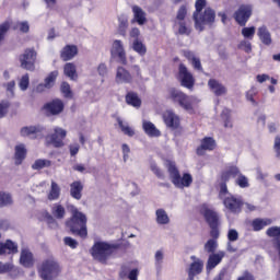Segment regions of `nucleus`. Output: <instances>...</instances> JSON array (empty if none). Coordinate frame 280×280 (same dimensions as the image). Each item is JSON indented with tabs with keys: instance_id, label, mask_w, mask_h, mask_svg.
Here are the masks:
<instances>
[{
	"instance_id": "obj_1",
	"label": "nucleus",
	"mask_w": 280,
	"mask_h": 280,
	"mask_svg": "<svg viewBox=\"0 0 280 280\" xmlns=\"http://www.w3.org/2000/svg\"><path fill=\"white\" fill-rule=\"evenodd\" d=\"M192 20L195 21V30L205 32V27H213L215 23V10L207 7V0H196Z\"/></svg>"
},
{
	"instance_id": "obj_2",
	"label": "nucleus",
	"mask_w": 280,
	"mask_h": 280,
	"mask_svg": "<svg viewBox=\"0 0 280 280\" xmlns=\"http://www.w3.org/2000/svg\"><path fill=\"white\" fill-rule=\"evenodd\" d=\"M166 100H168L173 104H177V106H180V108L187 110L188 113H192L194 105L200 102L198 97L194 95H187L176 88H171L167 90Z\"/></svg>"
},
{
	"instance_id": "obj_3",
	"label": "nucleus",
	"mask_w": 280,
	"mask_h": 280,
	"mask_svg": "<svg viewBox=\"0 0 280 280\" xmlns=\"http://www.w3.org/2000/svg\"><path fill=\"white\" fill-rule=\"evenodd\" d=\"M72 217L66 222L68 229H70L73 235H78L83 240L86 238L89 232L86 231V214L80 212L74 206L70 207Z\"/></svg>"
},
{
	"instance_id": "obj_4",
	"label": "nucleus",
	"mask_w": 280,
	"mask_h": 280,
	"mask_svg": "<svg viewBox=\"0 0 280 280\" xmlns=\"http://www.w3.org/2000/svg\"><path fill=\"white\" fill-rule=\"evenodd\" d=\"M117 248H119V245L108 244L106 242H96L90 249V253L93 259H96L100 264H106L108 257H110Z\"/></svg>"
},
{
	"instance_id": "obj_5",
	"label": "nucleus",
	"mask_w": 280,
	"mask_h": 280,
	"mask_svg": "<svg viewBox=\"0 0 280 280\" xmlns=\"http://www.w3.org/2000/svg\"><path fill=\"white\" fill-rule=\"evenodd\" d=\"M167 170L173 185H175V187H177L178 189L189 187L191 183H194V178L189 173H186L183 175V177H180V172H178V168L176 167V164L174 162H168Z\"/></svg>"
},
{
	"instance_id": "obj_6",
	"label": "nucleus",
	"mask_w": 280,
	"mask_h": 280,
	"mask_svg": "<svg viewBox=\"0 0 280 280\" xmlns=\"http://www.w3.org/2000/svg\"><path fill=\"white\" fill-rule=\"evenodd\" d=\"M61 272L60 265L54 258H49L43 261L39 268V276L43 280L56 279Z\"/></svg>"
},
{
	"instance_id": "obj_7",
	"label": "nucleus",
	"mask_w": 280,
	"mask_h": 280,
	"mask_svg": "<svg viewBox=\"0 0 280 280\" xmlns=\"http://www.w3.org/2000/svg\"><path fill=\"white\" fill-rule=\"evenodd\" d=\"M178 80L184 89H188V91H194L196 79H194V74H191V72H189L187 67L183 63L179 65Z\"/></svg>"
},
{
	"instance_id": "obj_8",
	"label": "nucleus",
	"mask_w": 280,
	"mask_h": 280,
	"mask_svg": "<svg viewBox=\"0 0 280 280\" xmlns=\"http://www.w3.org/2000/svg\"><path fill=\"white\" fill-rule=\"evenodd\" d=\"M199 212L203 215L208 226L220 225V214L209 207V205L203 203L199 208Z\"/></svg>"
},
{
	"instance_id": "obj_9",
	"label": "nucleus",
	"mask_w": 280,
	"mask_h": 280,
	"mask_svg": "<svg viewBox=\"0 0 280 280\" xmlns=\"http://www.w3.org/2000/svg\"><path fill=\"white\" fill-rule=\"evenodd\" d=\"M21 137H32V139H43L47 135V129L42 125H33L22 127L20 130Z\"/></svg>"
},
{
	"instance_id": "obj_10",
	"label": "nucleus",
	"mask_w": 280,
	"mask_h": 280,
	"mask_svg": "<svg viewBox=\"0 0 280 280\" xmlns=\"http://www.w3.org/2000/svg\"><path fill=\"white\" fill-rule=\"evenodd\" d=\"M223 205L230 213H242V207H244V200L242 197L228 195L223 198Z\"/></svg>"
},
{
	"instance_id": "obj_11",
	"label": "nucleus",
	"mask_w": 280,
	"mask_h": 280,
	"mask_svg": "<svg viewBox=\"0 0 280 280\" xmlns=\"http://www.w3.org/2000/svg\"><path fill=\"white\" fill-rule=\"evenodd\" d=\"M20 62L22 69H26V71H34L36 67V50L34 49H26L24 54L20 57Z\"/></svg>"
},
{
	"instance_id": "obj_12",
	"label": "nucleus",
	"mask_w": 280,
	"mask_h": 280,
	"mask_svg": "<svg viewBox=\"0 0 280 280\" xmlns=\"http://www.w3.org/2000/svg\"><path fill=\"white\" fill-rule=\"evenodd\" d=\"M44 110L47 117H55L65 110V103L62 100L55 98L44 105Z\"/></svg>"
},
{
	"instance_id": "obj_13",
	"label": "nucleus",
	"mask_w": 280,
	"mask_h": 280,
	"mask_svg": "<svg viewBox=\"0 0 280 280\" xmlns=\"http://www.w3.org/2000/svg\"><path fill=\"white\" fill-rule=\"evenodd\" d=\"M253 14L252 5H241L234 14V19L241 27H244Z\"/></svg>"
},
{
	"instance_id": "obj_14",
	"label": "nucleus",
	"mask_w": 280,
	"mask_h": 280,
	"mask_svg": "<svg viewBox=\"0 0 280 280\" xmlns=\"http://www.w3.org/2000/svg\"><path fill=\"white\" fill-rule=\"evenodd\" d=\"M65 137H67V130L56 127L54 133L47 136V141L54 145V148H62L65 145Z\"/></svg>"
},
{
	"instance_id": "obj_15",
	"label": "nucleus",
	"mask_w": 280,
	"mask_h": 280,
	"mask_svg": "<svg viewBox=\"0 0 280 280\" xmlns=\"http://www.w3.org/2000/svg\"><path fill=\"white\" fill-rule=\"evenodd\" d=\"M112 58H118V62L127 65L126 50L124 49V43L119 39H115L110 48Z\"/></svg>"
},
{
	"instance_id": "obj_16",
	"label": "nucleus",
	"mask_w": 280,
	"mask_h": 280,
	"mask_svg": "<svg viewBox=\"0 0 280 280\" xmlns=\"http://www.w3.org/2000/svg\"><path fill=\"white\" fill-rule=\"evenodd\" d=\"M162 119L167 126V128H172L173 130H176L178 126H180V117L174 113L172 109H167L162 114Z\"/></svg>"
},
{
	"instance_id": "obj_17",
	"label": "nucleus",
	"mask_w": 280,
	"mask_h": 280,
	"mask_svg": "<svg viewBox=\"0 0 280 280\" xmlns=\"http://www.w3.org/2000/svg\"><path fill=\"white\" fill-rule=\"evenodd\" d=\"M208 88L215 97H222V95H226V93H229L226 85L222 84L218 79H209Z\"/></svg>"
},
{
	"instance_id": "obj_18",
	"label": "nucleus",
	"mask_w": 280,
	"mask_h": 280,
	"mask_svg": "<svg viewBox=\"0 0 280 280\" xmlns=\"http://www.w3.org/2000/svg\"><path fill=\"white\" fill-rule=\"evenodd\" d=\"M190 259L192 262L188 268V277H196L197 275H200L205 269V261L196 256H190Z\"/></svg>"
},
{
	"instance_id": "obj_19",
	"label": "nucleus",
	"mask_w": 280,
	"mask_h": 280,
	"mask_svg": "<svg viewBox=\"0 0 280 280\" xmlns=\"http://www.w3.org/2000/svg\"><path fill=\"white\" fill-rule=\"evenodd\" d=\"M226 254L224 252H218L214 254L209 255L207 265H206V270L210 272V270H213L217 266H220L222 264V259H224V256Z\"/></svg>"
},
{
	"instance_id": "obj_20",
	"label": "nucleus",
	"mask_w": 280,
	"mask_h": 280,
	"mask_svg": "<svg viewBox=\"0 0 280 280\" xmlns=\"http://www.w3.org/2000/svg\"><path fill=\"white\" fill-rule=\"evenodd\" d=\"M117 84H130L132 82V74L124 67H118L116 70Z\"/></svg>"
},
{
	"instance_id": "obj_21",
	"label": "nucleus",
	"mask_w": 280,
	"mask_h": 280,
	"mask_svg": "<svg viewBox=\"0 0 280 280\" xmlns=\"http://www.w3.org/2000/svg\"><path fill=\"white\" fill-rule=\"evenodd\" d=\"M213 151L215 150V140L211 137H206L201 140V144L200 147L197 149V154L199 156H202V154H205L206 151Z\"/></svg>"
},
{
	"instance_id": "obj_22",
	"label": "nucleus",
	"mask_w": 280,
	"mask_h": 280,
	"mask_svg": "<svg viewBox=\"0 0 280 280\" xmlns=\"http://www.w3.org/2000/svg\"><path fill=\"white\" fill-rule=\"evenodd\" d=\"M20 264L24 268H32L34 266V255L25 247L21 250Z\"/></svg>"
},
{
	"instance_id": "obj_23",
	"label": "nucleus",
	"mask_w": 280,
	"mask_h": 280,
	"mask_svg": "<svg viewBox=\"0 0 280 280\" xmlns=\"http://www.w3.org/2000/svg\"><path fill=\"white\" fill-rule=\"evenodd\" d=\"M75 56H78V46L75 45H67L66 47H63L60 54V58L65 62L73 60Z\"/></svg>"
},
{
	"instance_id": "obj_24",
	"label": "nucleus",
	"mask_w": 280,
	"mask_h": 280,
	"mask_svg": "<svg viewBox=\"0 0 280 280\" xmlns=\"http://www.w3.org/2000/svg\"><path fill=\"white\" fill-rule=\"evenodd\" d=\"M7 253L8 255H16L19 253V245L10 240H7L5 243H0V256Z\"/></svg>"
},
{
	"instance_id": "obj_25",
	"label": "nucleus",
	"mask_w": 280,
	"mask_h": 280,
	"mask_svg": "<svg viewBox=\"0 0 280 280\" xmlns=\"http://www.w3.org/2000/svg\"><path fill=\"white\" fill-rule=\"evenodd\" d=\"M272 222L273 221L270 218H256L252 221L253 231L255 232L264 231V229H266V226H270Z\"/></svg>"
},
{
	"instance_id": "obj_26",
	"label": "nucleus",
	"mask_w": 280,
	"mask_h": 280,
	"mask_svg": "<svg viewBox=\"0 0 280 280\" xmlns=\"http://www.w3.org/2000/svg\"><path fill=\"white\" fill-rule=\"evenodd\" d=\"M257 36L262 45H266L267 47H270V45H272V35L270 34V31H268V27L260 26L258 28Z\"/></svg>"
},
{
	"instance_id": "obj_27",
	"label": "nucleus",
	"mask_w": 280,
	"mask_h": 280,
	"mask_svg": "<svg viewBox=\"0 0 280 280\" xmlns=\"http://www.w3.org/2000/svg\"><path fill=\"white\" fill-rule=\"evenodd\" d=\"M84 190V184L80 180H75L70 184V196L74 198V200H82V191Z\"/></svg>"
},
{
	"instance_id": "obj_28",
	"label": "nucleus",
	"mask_w": 280,
	"mask_h": 280,
	"mask_svg": "<svg viewBox=\"0 0 280 280\" xmlns=\"http://www.w3.org/2000/svg\"><path fill=\"white\" fill-rule=\"evenodd\" d=\"M56 78H58V71L57 70L50 72L46 77L44 84L43 83L38 84L36 90L38 92H40V91H43V89H51V86H54V84H56Z\"/></svg>"
},
{
	"instance_id": "obj_29",
	"label": "nucleus",
	"mask_w": 280,
	"mask_h": 280,
	"mask_svg": "<svg viewBox=\"0 0 280 280\" xmlns=\"http://www.w3.org/2000/svg\"><path fill=\"white\" fill-rule=\"evenodd\" d=\"M142 128L148 137H161V130L152 121L143 120Z\"/></svg>"
},
{
	"instance_id": "obj_30",
	"label": "nucleus",
	"mask_w": 280,
	"mask_h": 280,
	"mask_svg": "<svg viewBox=\"0 0 280 280\" xmlns=\"http://www.w3.org/2000/svg\"><path fill=\"white\" fill-rule=\"evenodd\" d=\"M132 12H133V19L138 25H145L148 19L145 18V13L143 12V9L139 5H133L132 7Z\"/></svg>"
},
{
	"instance_id": "obj_31",
	"label": "nucleus",
	"mask_w": 280,
	"mask_h": 280,
	"mask_svg": "<svg viewBox=\"0 0 280 280\" xmlns=\"http://www.w3.org/2000/svg\"><path fill=\"white\" fill-rule=\"evenodd\" d=\"M25 156H27V149H25L24 144H19L15 147V165H21L23 161H25Z\"/></svg>"
},
{
	"instance_id": "obj_32",
	"label": "nucleus",
	"mask_w": 280,
	"mask_h": 280,
	"mask_svg": "<svg viewBox=\"0 0 280 280\" xmlns=\"http://www.w3.org/2000/svg\"><path fill=\"white\" fill-rule=\"evenodd\" d=\"M126 102L129 106H133V108H139L141 106V98L135 92H129L126 95Z\"/></svg>"
},
{
	"instance_id": "obj_33",
	"label": "nucleus",
	"mask_w": 280,
	"mask_h": 280,
	"mask_svg": "<svg viewBox=\"0 0 280 280\" xmlns=\"http://www.w3.org/2000/svg\"><path fill=\"white\" fill-rule=\"evenodd\" d=\"M63 73L70 80H78V70L75 69V65L68 62L63 67Z\"/></svg>"
},
{
	"instance_id": "obj_34",
	"label": "nucleus",
	"mask_w": 280,
	"mask_h": 280,
	"mask_svg": "<svg viewBox=\"0 0 280 280\" xmlns=\"http://www.w3.org/2000/svg\"><path fill=\"white\" fill-rule=\"evenodd\" d=\"M128 30V15L121 14L118 16V33L120 36H126Z\"/></svg>"
},
{
	"instance_id": "obj_35",
	"label": "nucleus",
	"mask_w": 280,
	"mask_h": 280,
	"mask_svg": "<svg viewBox=\"0 0 280 280\" xmlns=\"http://www.w3.org/2000/svg\"><path fill=\"white\" fill-rule=\"evenodd\" d=\"M51 213L57 220H62L65 219L67 210H65V207H62V205L55 203L51 208Z\"/></svg>"
},
{
	"instance_id": "obj_36",
	"label": "nucleus",
	"mask_w": 280,
	"mask_h": 280,
	"mask_svg": "<svg viewBox=\"0 0 280 280\" xmlns=\"http://www.w3.org/2000/svg\"><path fill=\"white\" fill-rule=\"evenodd\" d=\"M58 198H60V186H58V183L51 182L48 200H58Z\"/></svg>"
},
{
	"instance_id": "obj_37",
	"label": "nucleus",
	"mask_w": 280,
	"mask_h": 280,
	"mask_svg": "<svg viewBox=\"0 0 280 280\" xmlns=\"http://www.w3.org/2000/svg\"><path fill=\"white\" fill-rule=\"evenodd\" d=\"M155 215L159 224H170V215H167V212L164 209H158Z\"/></svg>"
},
{
	"instance_id": "obj_38",
	"label": "nucleus",
	"mask_w": 280,
	"mask_h": 280,
	"mask_svg": "<svg viewBox=\"0 0 280 280\" xmlns=\"http://www.w3.org/2000/svg\"><path fill=\"white\" fill-rule=\"evenodd\" d=\"M132 49L136 51V54H139V56H145V54H148V48L139 39L133 40Z\"/></svg>"
},
{
	"instance_id": "obj_39",
	"label": "nucleus",
	"mask_w": 280,
	"mask_h": 280,
	"mask_svg": "<svg viewBox=\"0 0 280 280\" xmlns=\"http://www.w3.org/2000/svg\"><path fill=\"white\" fill-rule=\"evenodd\" d=\"M45 167H51V161L38 159L32 164V170H45Z\"/></svg>"
},
{
	"instance_id": "obj_40",
	"label": "nucleus",
	"mask_w": 280,
	"mask_h": 280,
	"mask_svg": "<svg viewBox=\"0 0 280 280\" xmlns=\"http://www.w3.org/2000/svg\"><path fill=\"white\" fill-rule=\"evenodd\" d=\"M13 202L12 195L0 191V207H10Z\"/></svg>"
},
{
	"instance_id": "obj_41",
	"label": "nucleus",
	"mask_w": 280,
	"mask_h": 280,
	"mask_svg": "<svg viewBox=\"0 0 280 280\" xmlns=\"http://www.w3.org/2000/svg\"><path fill=\"white\" fill-rule=\"evenodd\" d=\"M117 121L124 135H127V137H135V129H131L128 124H124V120H121V118H118Z\"/></svg>"
},
{
	"instance_id": "obj_42",
	"label": "nucleus",
	"mask_w": 280,
	"mask_h": 280,
	"mask_svg": "<svg viewBox=\"0 0 280 280\" xmlns=\"http://www.w3.org/2000/svg\"><path fill=\"white\" fill-rule=\"evenodd\" d=\"M221 117L224 120L225 128H233V122L231 121V109L224 108L221 113Z\"/></svg>"
},
{
	"instance_id": "obj_43",
	"label": "nucleus",
	"mask_w": 280,
	"mask_h": 280,
	"mask_svg": "<svg viewBox=\"0 0 280 280\" xmlns=\"http://www.w3.org/2000/svg\"><path fill=\"white\" fill-rule=\"evenodd\" d=\"M217 249H218V241L214 240V238H210V240L205 244V250H206V253L214 254Z\"/></svg>"
},
{
	"instance_id": "obj_44",
	"label": "nucleus",
	"mask_w": 280,
	"mask_h": 280,
	"mask_svg": "<svg viewBox=\"0 0 280 280\" xmlns=\"http://www.w3.org/2000/svg\"><path fill=\"white\" fill-rule=\"evenodd\" d=\"M150 170L151 172H153V174L160 178L161 180L165 179V174L163 173V171L159 167V165H156V163L151 162L150 164Z\"/></svg>"
},
{
	"instance_id": "obj_45",
	"label": "nucleus",
	"mask_w": 280,
	"mask_h": 280,
	"mask_svg": "<svg viewBox=\"0 0 280 280\" xmlns=\"http://www.w3.org/2000/svg\"><path fill=\"white\" fill-rule=\"evenodd\" d=\"M257 93H258V91H257V88H255V86H253L246 93V100H247V102H250L253 104V106L258 105L257 101H255V95H257Z\"/></svg>"
},
{
	"instance_id": "obj_46",
	"label": "nucleus",
	"mask_w": 280,
	"mask_h": 280,
	"mask_svg": "<svg viewBox=\"0 0 280 280\" xmlns=\"http://www.w3.org/2000/svg\"><path fill=\"white\" fill-rule=\"evenodd\" d=\"M235 183H236V185H238V187H241V189H246L247 187H250V184L248 183V177H246L243 174H241L236 178Z\"/></svg>"
},
{
	"instance_id": "obj_47",
	"label": "nucleus",
	"mask_w": 280,
	"mask_h": 280,
	"mask_svg": "<svg viewBox=\"0 0 280 280\" xmlns=\"http://www.w3.org/2000/svg\"><path fill=\"white\" fill-rule=\"evenodd\" d=\"M242 36L248 40H253L255 38V26L242 28Z\"/></svg>"
},
{
	"instance_id": "obj_48",
	"label": "nucleus",
	"mask_w": 280,
	"mask_h": 280,
	"mask_svg": "<svg viewBox=\"0 0 280 280\" xmlns=\"http://www.w3.org/2000/svg\"><path fill=\"white\" fill-rule=\"evenodd\" d=\"M60 89L65 97H68V98L73 97V92H71V85H69V83L62 82Z\"/></svg>"
},
{
	"instance_id": "obj_49",
	"label": "nucleus",
	"mask_w": 280,
	"mask_h": 280,
	"mask_svg": "<svg viewBox=\"0 0 280 280\" xmlns=\"http://www.w3.org/2000/svg\"><path fill=\"white\" fill-rule=\"evenodd\" d=\"M10 31V22H3L0 24V43L5 38V35Z\"/></svg>"
},
{
	"instance_id": "obj_50",
	"label": "nucleus",
	"mask_w": 280,
	"mask_h": 280,
	"mask_svg": "<svg viewBox=\"0 0 280 280\" xmlns=\"http://www.w3.org/2000/svg\"><path fill=\"white\" fill-rule=\"evenodd\" d=\"M19 86L21 91H27L30 88V74L26 73L21 78Z\"/></svg>"
},
{
	"instance_id": "obj_51",
	"label": "nucleus",
	"mask_w": 280,
	"mask_h": 280,
	"mask_svg": "<svg viewBox=\"0 0 280 280\" xmlns=\"http://www.w3.org/2000/svg\"><path fill=\"white\" fill-rule=\"evenodd\" d=\"M238 49H243L245 54H250V51H253V44L244 39L238 44Z\"/></svg>"
},
{
	"instance_id": "obj_52",
	"label": "nucleus",
	"mask_w": 280,
	"mask_h": 280,
	"mask_svg": "<svg viewBox=\"0 0 280 280\" xmlns=\"http://www.w3.org/2000/svg\"><path fill=\"white\" fill-rule=\"evenodd\" d=\"M10 108V102L2 101L0 102V119H3L8 115V109Z\"/></svg>"
},
{
	"instance_id": "obj_53",
	"label": "nucleus",
	"mask_w": 280,
	"mask_h": 280,
	"mask_svg": "<svg viewBox=\"0 0 280 280\" xmlns=\"http://www.w3.org/2000/svg\"><path fill=\"white\" fill-rule=\"evenodd\" d=\"M229 242H237L240 240V233L235 229H230L228 232Z\"/></svg>"
},
{
	"instance_id": "obj_54",
	"label": "nucleus",
	"mask_w": 280,
	"mask_h": 280,
	"mask_svg": "<svg viewBox=\"0 0 280 280\" xmlns=\"http://www.w3.org/2000/svg\"><path fill=\"white\" fill-rule=\"evenodd\" d=\"M213 280H231V276H229L226 268H223L220 270L219 275L213 278Z\"/></svg>"
},
{
	"instance_id": "obj_55",
	"label": "nucleus",
	"mask_w": 280,
	"mask_h": 280,
	"mask_svg": "<svg viewBox=\"0 0 280 280\" xmlns=\"http://www.w3.org/2000/svg\"><path fill=\"white\" fill-rule=\"evenodd\" d=\"M185 16H187V7L182 5L177 11L176 19L177 21L183 22L185 21Z\"/></svg>"
},
{
	"instance_id": "obj_56",
	"label": "nucleus",
	"mask_w": 280,
	"mask_h": 280,
	"mask_svg": "<svg viewBox=\"0 0 280 280\" xmlns=\"http://www.w3.org/2000/svg\"><path fill=\"white\" fill-rule=\"evenodd\" d=\"M179 28L178 32L179 34H186V36H189L191 34V30L189 27H187V24L185 22H179L178 23Z\"/></svg>"
},
{
	"instance_id": "obj_57",
	"label": "nucleus",
	"mask_w": 280,
	"mask_h": 280,
	"mask_svg": "<svg viewBox=\"0 0 280 280\" xmlns=\"http://www.w3.org/2000/svg\"><path fill=\"white\" fill-rule=\"evenodd\" d=\"M46 222L50 226V229H58V222L49 213H46Z\"/></svg>"
},
{
	"instance_id": "obj_58",
	"label": "nucleus",
	"mask_w": 280,
	"mask_h": 280,
	"mask_svg": "<svg viewBox=\"0 0 280 280\" xmlns=\"http://www.w3.org/2000/svg\"><path fill=\"white\" fill-rule=\"evenodd\" d=\"M74 172H79L80 174H88L89 170H86V165L82 163H77L72 166Z\"/></svg>"
},
{
	"instance_id": "obj_59",
	"label": "nucleus",
	"mask_w": 280,
	"mask_h": 280,
	"mask_svg": "<svg viewBox=\"0 0 280 280\" xmlns=\"http://www.w3.org/2000/svg\"><path fill=\"white\" fill-rule=\"evenodd\" d=\"M228 172L230 173L231 178H238L242 172H240V168L237 166H230L228 168Z\"/></svg>"
},
{
	"instance_id": "obj_60",
	"label": "nucleus",
	"mask_w": 280,
	"mask_h": 280,
	"mask_svg": "<svg viewBox=\"0 0 280 280\" xmlns=\"http://www.w3.org/2000/svg\"><path fill=\"white\" fill-rule=\"evenodd\" d=\"M63 242L66 246H69L70 248H78V241L73 240L72 237L66 236Z\"/></svg>"
},
{
	"instance_id": "obj_61",
	"label": "nucleus",
	"mask_w": 280,
	"mask_h": 280,
	"mask_svg": "<svg viewBox=\"0 0 280 280\" xmlns=\"http://www.w3.org/2000/svg\"><path fill=\"white\" fill-rule=\"evenodd\" d=\"M273 150L276 152L277 159H280V136L275 138Z\"/></svg>"
},
{
	"instance_id": "obj_62",
	"label": "nucleus",
	"mask_w": 280,
	"mask_h": 280,
	"mask_svg": "<svg viewBox=\"0 0 280 280\" xmlns=\"http://www.w3.org/2000/svg\"><path fill=\"white\" fill-rule=\"evenodd\" d=\"M220 225H210V235L212 240H218L220 237V230L218 229Z\"/></svg>"
},
{
	"instance_id": "obj_63",
	"label": "nucleus",
	"mask_w": 280,
	"mask_h": 280,
	"mask_svg": "<svg viewBox=\"0 0 280 280\" xmlns=\"http://www.w3.org/2000/svg\"><path fill=\"white\" fill-rule=\"evenodd\" d=\"M127 279L129 280H139V269H131L129 271V275L127 276Z\"/></svg>"
},
{
	"instance_id": "obj_64",
	"label": "nucleus",
	"mask_w": 280,
	"mask_h": 280,
	"mask_svg": "<svg viewBox=\"0 0 280 280\" xmlns=\"http://www.w3.org/2000/svg\"><path fill=\"white\" fill-rule=\"evenodd\" d=\"M69 150H70V155L75 156L78 152H80V144L78 143L70 144Z\"/></svg>"
}]
</instances>
